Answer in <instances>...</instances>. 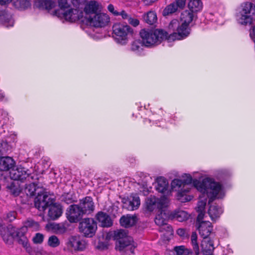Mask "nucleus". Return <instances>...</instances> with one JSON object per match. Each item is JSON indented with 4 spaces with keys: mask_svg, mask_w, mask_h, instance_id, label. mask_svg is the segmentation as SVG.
Returning a JSON list of instances; mask_svg holds the SVG:
<instances>
[{
    "mask_svg": "<svg viewBox=\"0 0 255 255\" xmlns=\"http://www.w3.org/2000/svg\"><path fill=\"white\" fill-rule=\"evenodd\" d=\"M51 229L57 234H64L68 230V225L64 223H52L50 224Z\"/></svg>",
    "mask_w": 255,
    "mask_h": 255,
    "instance_id": "31",
    "label": "nucleus"
},
{
    "mask_svg": "<svg viewBox=\"0 0 255 255\" xmlns=\"http://www.w3.org/2000/svg\"><path fill=\"white\" fill-rule=\"evenodd\" d=\"M206 205V199L205 200L199 201L198 202L196 207L197 212L205 211V208Z\"/></svg>",
    "mask_w": 255,
    "mask_h": 255,
    "instance_id": "49",
    "label": "nucleus"
},
{
    "mask_svg": "<svg viewBox=\"0 0 255 255\" xmlns=\"http://www.w3.org/2000/svg\"><path fill=\"white\" fill-rule=\"evenodd\" d=\"M189 214L184 211H178L175 215L177 220L179 222H183L187 220L189 218Z\"/></svg>",
    "mask_w": 255,
    "mask_h": 255,
    "instance_id": "42",
    "label": "nucleus"
},
{
    "mask_svg": "<svg viewBox=\"0 0 255 255\" xmlns=\"http://www.w3.org/2000/svg\"><path fill=\"white\" fill-rule=\"evenodd\" d=\"M144 45L143 42L140 40H136L133 41L131 44L130 50L134 52L138 53L142 49V47Z\"/></svg>",
    "mask_w": 255,
    "mask_h": 255,
    "instance_id": "38",
    "label": "nucleus"
},
{
    "mask_svg": "<svg viewBox=\"0 0 255 255\" xmlns=\"http://www.w3.org/2000/svg\"><path fill=\"white\" fill-rule=\"evenodd\" d=\"M44 188L36 182L26 184L25 188V192L27 196L30 197L33 196L43 192Z\"/></svg>",
    "mask_w": 255,
    "mask_h": 255,
    "instance_id": "18",
    "label": "nucleus"
},
{
    "mask_svg": "<svg viewBox=\"0 0 255 255\" xmlns=\"http://www.w3.org/2000/svg\"><path fill=\"white\" fill-rule=\"evenodd\" d=\"M198 215L197 217L196 221V225L198 224L200 222H202L203 221L202 220L204 218L205 215V211L198 212Z\"/></svg>",
    "mask_w": 255,
    "mask_h": 255,
    "instance_id": "54",
    "label": "nucleus"
},
{
    "mask_svg": "<svg viewBox=\"0 0 255 255\" xmlns=\"http://www.w3.org/2000/svg\"><path fill=\"white\" fill-rule=\"evenodd\" d=\"M80 0H72L71 1L74 6L77 7L80 3Z\"/></svg>",
    "mask_w": 255,
    "mask_h": 255,
    "instance_id": "60",
    "label": "nucleus"
},
{
    "mask_svg": "<svg viewBox=\"0 0 255 255\" xmlns=\"http://www.w3.org/2000/svg\"><path fill=\"white\" fill-rule=\"evenodd\" d=\"M27 231L26 230V228L25 227H22L20 229H17L15 231L13 228V233L14 234V235L12 236V239H16L18 238H21L22 236H25V234L26 233Z\"/></svg>",
    "mask_w": 255,
    "mask_h": 255,
    "instance_id": "41",
    "label": "nucleus"
},
{
    "mask_svg": "<svg viewBox=\"0 0 255 255\" xmlns=\"http://www.w3.org/2000/svg\"><path fill=\"white\" fill-rule=\"evenodd\" d=\"M3 226H2V220L0 218V227Z\"/></svg>",
    "mask_w": 255,
    "mask_h": 255,
    "instance_id": "61",
    "label": "nucleus"
},
{
    "mask_svg": "<svg viewBox=\"0 0 255 255\" xmlns=\"http://www.w3.org/2000/svg\"><path fill=\"white\" fill-rule=\"evenodd\" d=\"M191 243L192 246V250L187 252V254L184 255H199L200 254V249L198 243L197 242V235L195 232L192 233L191 236Z\"/></svg>",
    "mask_w": 255,
    "mask_h": 255,
    "instance_id": "24",
    "label": "nucleus"
},
{
    "mask_svg": "<svg viewBox=\"0 0 255 255\" xmlns=\"http://www.w3.org/2000/svg\"><path fill=\"white\" fill-rule=\"evenodd\" d=\"M182 179H174L171 183L172 189L181 187L182 184L190 185L193 181L194 186L203 194H206L209 198V204L217 197L222 189L221 185L212 179L207 178L200 182L197 179L193 180L190 174H184L182 176Z\"/></svg>",
    "mask_w": 255,
    "mask_h": 255,
    "instance_id": "1",
    "label": "nucleus"
},
{
    "mask_svg": "<svg viewBox=\"0 0 255 255\" xmlns=\"http://www.w3.org/2000/svg\"><path fill=\"white\" fill-rule=\"evenodd\" d=\"M44 239V236L40 233H36L33 238V242L35 244H41Z\"/></svg>",
    "mask_w": 255,
    "mask_h": 255,
    "instance_id": "47",
    "label": "nucleus"
},
{
    "mask_svg": "<svg viewBox=\"0 0 255 255\" xmlns=\"http://www.w3.org/2000/svg\"><path fill=\"white\" fill-rule=\"evenodd\" d=\"M188 185L182 184L181 187L178 188V199L183 202L188 201L190 200L189 197L186 196V194L189 191L190 188L188 187Z\"/></svg>",
    "mask_w": 255,
    "mask_h": 255,
    "instance_id": "26",
    "label": "nucleus"
},
{
    "mask_svg": "<svg viewBox=\"0 0 255 255\" xmlns=\"http://www.w3.org/2000/svg\"><path fill=\"white\" fill-rule=\"evenodd\" d=\"M254 15L255 4L250 2H246L241 5L240 10L236 14V19L242 25L251 24Z\"/></svg>",
    "mask_w": 255,
    "mask_h": 255,
    "instance_id": "3",
    "label": "nucleus"
},
{
    "mask_svg": "<svg viewBox=\"0 0 255 255\" xmlns=\"http://www.w3.org/2000/svg\"><path fill=\"white\" fill-rule=\"evenodd\" d=\"M54 200L49 197L44 188L43 192L38 194L34 199V206L39 211L43 212L48 206L52 204Z\"/></svg>",
    "mask_w": 255,
    "mask_h": 255,
    "instance_id": "9",
    "label": "nucleus"
},
{
    "mask_svg": "<svg viewBox=\"0 0 255 255\" xmlns=\"http://www.w3.org/2000/svg\"><path fill=\"white\" fill-rule=\"evenodd\" d=\"M19 3L21 8H26L30 6L31 3L29 0H20Z\"/></svg>",
    "mask_w": 255,
    "mask_h": 255,
    "instance_id": "53",
    "label": "nucleus"
},
{
    "mask_svg": "<svg viewBox=\"0 0 255 255\" xmlns=\"http://www.w3.org/2000/svg\"><path fill=\"white\" fill-rule=\"evenodd\" d=\"M186 0H174L173 3L179 8V10L183 9L185 6Z\"/></svg>",
    "mask_w": 255,
    "mask_h": 255,
    "instance_id": "48",
    "label": "nucleus"
},
{
    "mask_svg": "<svg viewBox=\"0 0 255 255\" xmlns=\"http://www.w3.org/2000/svg\"><path fill=\"white\" fill-rule=\"evenodd\" d=\"M115 238L118 240L116 245V249L120 252H125L127 253L129 252L133 254L134 248L130 245V241H128L127 232L125 230H119L115 233Z\"/></svg>",
    "mask_w": 255,
    "mask_h": 255,
    "instance_id": "6",
    "label": "nucleus"
},
{
    "mask_svg": "<svg viewBox=\"0 0 255 255\" xmlns=\"http://www.w3.org/2000/svg\"><path fill=\"white\" fill-rule=\"evenodd\" d=\"M143 18L147 23L152 25L157 21L156 14L154 11H148L146 14H144Z\"/></svg>",
    "mask_w": 255,
    "mask_h": 255,
    "instance_id": "36",
    "label": "nucleus"
},
{
    "mask_svg": "<svg viewBox=\"0 0 255 255\" xmlns=\"http://www.w3.org/2000/svg\"><path fill=\"white\" fill-rule=\"evenodd\" d=\"M48 207H49L48 215L51 220H56L62 215L63 210L60 204L53 203Z\"/></svg>",
    "mask_w": 255,
    "mask_h": 255,
    "instance_id": "20",
    "label": "nucleus"
},
{
    "mask_svg": "<svg viewBox=\"0 0 255 255\" xmlns=\"http://www.w3.org/2000/svg\"><path fill=\"white\" fill-rule=\"evenodd\" d=\"M60 242L58 237L55 235L51 236L48 240V245L52 248H56L60 245Z\"/></svg>",
    "mask_w": 255,
    "mask_h": 255,
    "instance_id": "39",
    "label": "nucleus"
},
{
    "mask_svg": "<svg viewBox=\"0 0 255 255\" xmlns=\"http://www.w3.org/2000/svg\"><path fill=\"white\" fill-rule=\"evenodd\" d=\"M193 13L190 10H186L182 12L181 14V20L182 21L181 24V28L183 29L185 32L187 30L188 31V35L189 34L190 30L189 28V25L193 19Z\"/></svg>",
    "mask_w": 255,
    "mask_h": 255,
    "instance_id": "16",
    "label": "nucleus"
},
{
    "mask_svg": "<svg viewBox=\"0 0 255 255\" xmlns=\"http://www.w3.org/2000/svg\"><path fill=\"white\" fill-rule=\"evenodd\" d=\"M66 215L68 220L71 223L81 221L84 216L78 204H72L66 209Z\"/></svg>",
    "mask_w": 255,
    "mask_h": 255,
    "instance_id": "12",
    "label": "nucleus"
},
{
    "mask_svg": "<svg viewBox=\"0 0 255 255\" xmlns=\"http://www.w3.org/2000/svg\"><path fill=\"white\" fill-rule=\"evenodd\" d=\"M15 240L23 247H26V245L28 243V239L26 236H22L21 238L15 239Z\"/></svg>",
    "mask_w": 255,
    "mask_h": 255,
    "instance_id": "50",
    "label": "nucleus"
},
{
    "mask_svg": "<svg viewBox=\"0 0 255 255\" xmlns=\"http://www.w3.org/2000/svg\"><path fill=\"white\" fill-rule=\"evenodd\" d=\"M199 234L203 239L209 238V236H212L213 226L209 221H202L196 225Z\"/></svg>",
    "mask_w": 255,
    "mask_h": 255,
    "instance_id": "15",
    "label": "nucleus"
},
{
    "mask_svg": "<svg viewBox=\"0 0 255 255\" xmlns=\"http://www.w3.org/2000/svg\"><path fill=\"white\" fill-rule=\"evenodd\" d=\"M158 231L160 232H166L169 234H172L173 229L172 227L168 224L167 222L159 227Z\"/></svg>",
    "mask_w": 255,
    "mask_h": 255,
    "instance_id": "44",
    "label": "nucleus"
},
{
    "mask_svg": "<svg viewBox=\"0 0 255 255\" xmlns=\"http://www.w3.org/2000/svg\"><path fill=\"white\" fill-rule=\"evenodd\" d=\"M145 207L149 211H152L157 208V198L152 195H150L145 200Z\"/></svg>",
    "mask_w": 255,
    "mask_h": 255,
    "instance_id": "32",
    "label": "nucleus"
},
{
    "mask_svg": "<svg viewBox=\"0 0 255 255\" xmlns=\"http://www.w3.org/2000/svg\"><path fill=\"white\" fill-rule=\"evenodd\" d=\"M168 218V215L162 210L159 214L156 216L154 221L155 224L160 227L167 222Z\"/></svg>",
    "mask_w": 255,
    "mask_h": 255,
    "instance_id": "33",
    "label": "nucleus"
},
{
    "mask_svg": "<svg viewBox=\"0 0 255 255\" xmlns=\"http://www.w3.org/2000/svg\"><path fill=\"white\" fill-rule=\"evenodd\" d=\"M8 188L10 192L15 196H18L20 193L19 188L16 187L13 183H12Z\"/></svg>",
    "mask_w": 255,
    "mask_h": 255,
    "instance_id": "45",
    "label": "nucleus"
},
{
    "mask_svg": "<svg viewBox=\"0 0 255 255\" xmlns=\"http://www.w3.org/2000/svg\"><path fill=\"white\" fill-rule=\"evenodd\" d=\"M174 250L177 255H184L191 250L186 248L184 246H180L175 247Z\"/></svg>",
    "mask_w": 255,
    "mask_h": 255,
    "instance_id": "43",
    "label": "nucleus"
},
{
    "mask_svg": "<svg viewBox=\"0 0 255 255\" xmlns=\"http://www.w3.org/2000/svg\"><path fill=\"white\" fill-rule=\"evenodd\" d=\"M15 162L9 156L0 157V171H7L14 167Z\"/></svg>",
    "mask_w": 255,
    "mask_h": 255,
    "instance_id": "22",
    "label": "nucleus"
},
{
    "mask_svg": "<svg viewBox=\"0 0 255 255\" xmlns=\"http://www.w3.org/2000/svg\"><path fill=\"white\" fill-rule=\"evenodd\" d=\"M179 8L175 5L174 3H171L167 5L163 10L162 15L164 16L171 15L178 11Z\"/></svg>",
    "mask_w": 255,
    "mask_h": 255,
    "instance_id": "35",
    "label": "nucleus"
},
{
    "mask_svg": "<svg viewBox=\"0 0 255 255\" xmlns=\"http://www.w3.org/2000/svg\"><path fill=\"white\" fill-rule=\"evenodd\" d=\"M157 0H144V2L145 5H150L152 3L155 2Z\"/></svg>",
    "mask_w": 255,
    "mask_h": 255,
    "instance_id": "59",
    "label": "nucleus"
},
{
    "mask_svg": "<svg viewBox=\"0 0 255 255\" xmlns=\"http://www.w3.org/2000/svg\"><path fill=\"white\" fill-rule=\"evenodd\" d=\"M128 22L134 26H136L139 24V20L137 19H133L129 17L128 19Z\"/></svg>",
    "mask_w": 255,
    "mask_h": 255,
    "instance_id": "57",
    "label": "nucleus"
},
{
    "mask_svg": "<svg viewBox=\"0 0 255 255\" xmlns=\"http://www.w3.org/2000/svg\"><path fill=\"white\" fill-rule=\"evenodd\" d=\"M97 229V223L93 218H84L79 224V232L83 234L85 237H92L95 234Z\"/></svg>",
    "mask_w": 255,
    "mask_h": 255,
    "instance_id": "7",
    "label": "nucleus"
},
{
    "mask_svg": "<svg viewBox=\"0 0 255 255\" xmlns=\"http://www.w3.org/2000/svg\"><path fill=\"white\" fill-rule=\"evenodd\" d=\"M10 177L14 180H19L21 182L24 180L31 182L34 179H38L37 175L27 173V171L21 167H17L15 169H12L10 171Z\"/></svg>",
    "mask_w": 255,
    "mask_h": 255,
    "instance_id": "10",
    "label": "nucleus"
},
{
    "mask_svg": "<svg viewBox=\"0 0 255 255\" xmlns=\"http://www.w3.org/2000/svg\"><path fill=\"white\" fill-rule=\"evenodd\" d=\"M37 2L39 3V7L47 10L52 9L55 5L54 2L50 0H37Z\"/></svg>",
    "mask_w": 255,
    "mask_h": 255,
    "instance_id": "37",
    "label": "nucleus"
},
{
    "mask_svg": "<svg viewBox=\"0 0 255 255\" xmlns=\"http://www.w3.org/2000/svg\"><path fill=\"white\" fill-rule=\"evenodd\" d=\"M188 7L190 11L197 13L203 8V3L201 0H189Z\"/></svg>",
    "mask_w": 255,
    "mask_h": 255,
    "instance_id": "28",
    "label": "nucleus"
},
{
    "mask_svg": "<svg viewBox=\"0 0 255 255\" xmlns=\"http://www.w3.org/2000/svg\"><path fill=\"white\" fill-rule=\"evenodd\" d=\"M108 9L115 16H118L119 15V12L115 9L114 5L112 4H110L108 5Z\"/></svg>",
    "mask_w": 255,
    "mask_h": 255,
    "instance_id": "55",
    "label": "nucleus"
},
{
    "mask_svg": "<svg viewBox=\"0 0 255 255\" xmlns=\"http://www.w3.org/2000/svg\"><path fill=\"white\" fill-rule=\"evenodd\" d=\"M168 204V199L165 197H161L160 199L157 198V208L162 210V209L166 207Z\"/></svg>",
    "mask_w": 255,
    "mask_h": 255,
    "instance_id": "40",
    "label": "nucleus"
},
{
    "mask_svg": "<svg viewBox=\"0 0 255 255\" xmlns=\"http://www.w3.org/2000/svg\"><path fill=\"white\" fill-rule=\"evenodd\" d=\"M23 248L25 249L26 252L30 255H34L35 254V251L30 246L28 243L26 245V247H24Z\"/></svg>",
    "mask_w": 255,
    "mask_h": 255,
    "instance_id": "56",
    "label": "nucleus"
},
{
    "mask_svg": "<svg viewBox=\"0 0 255 255\" xmlns=\"http://www.w3.org/2000/svg\"><path fill=\"white\" fill-rule=\"evenodd\" d=\"M168 255H175L174 253L169 254Z\"/></svg>",
    "mask_w": 255,
    "mask_h": 255,
    "instance_id": "62",
    "label": "nucleus"
},
{
    "mask_svg": "<svg viewBox=\"0 0 255 255\" xmlns=\"http://www.w3.org/2000/svg\"><path fill=\"white\" fill-rule=\"evenodd\" d=\"M66 245L69 248L76 251H83L87 247V242L78 235L69 237L66 242Z\"/></svg>",
    "mask_w": 255,
    "mask_h": 255,
    "instance_id": "13",
    "label": "nucleus"
},
{
    "mask_svg": "<svg viewBox=\"0 0 255 255\" xmlns=\"http://www.w3.org/2000/svg\"><path fill=\"white\" fill-rule=\"evenodd\" d=\"M99 4L98 2L95 0L90 1L85 5L84 11L86 13V16H91L93 13H97L98 10Z\"/></svg>",
    "mask_w": 255,
    "mask_h": 255,
    "instance_id": "29",
    "label": "nucleus"
},
{
    "mask_svg": "<svg viewBox=\"0 0 255 255\" xmlns=\"http://www.w3.org/2000/svg\"><path fill=\"white\" fill-rule=\"evenodd\" d=\"M23 227H25L26 231H27V229H29L32 231H36L39 230L40 226L37 222L28 219L24 222Z\"/></svg>",
    "mask_w": 255,
    "mask_h": 255,
    "instance_id": "34",
    "label": "nucleus"
},
{
    "mask_svg": "<svg viewBox=\"0 0 255 255\" xmlns=\"http://www.w3.org/2000/svg\"><path fill=\"white\" fill-rule=\"evenodd\" d=\"M63 200L67 204H71L75 202L73 195L70 193H67L63 196Z\"/></svg>",
    "mask_w": 255,
    "mask_h": 255,
    "instance_id": "46",
    "label": "nucleus"
},
{
    "mask_svg": "<svg viewBox=\"0 0 255 255\" xmlns=\"http://www.w3.org/2000/svg\"><path fill=\"white\" fill-rule=\"evenodd\" d=\"M223 211L221 207L216 205L210 206L208 214L212 220L216 219L220 217Z\"/></svg>",
    "mask_w": 255,
    "mask_h": 255,
    "instance_id": "30",
    "label": "nucleus"
},
{
    "mask_svg": "<svg viewBox=\"0 0 255 255\" xmlns=\"http://www.w3.org/2000/svg\"><path fill=\"white\" fill-rule=\"evenodd\" d=\"M176 233L179 236L183 238H187L189 236L186 230L182 228L178 229Z\"/></svg>",
    "mask_w": 255,
    "mask_h": 255,
    "instance_id": "52",
    "label": "nucleus"
},
{
    "mask_svg": "<svg viewBox=\"0 0 255 255\" xmlns=\"http://www.w3.org/2000/svg\"><path fill=\"white\" fill-rule=\"evenodd\" d=\"M124 207L128 210H134L138 208L140 205V199L138 196L134 195L131 199L128 200L124 203Z\"/></svg>",
    "mask_w": 255,
    "mask_h": 255,
    "instance_id": "25",
    "label": "nucleus"
},
{
    "mask_svg": "<svg viewBox=\"0 0 255 255\" xmlns=\"http://www.w3.org/2000/svg\"><path fill=\"white\" fill-rule=\"evenodd\" d=\"M95 218L103 227H110L113 225V221L110 216L104 212H98L95 216Z\"/></svg>",
    "mask_w": 255,
    "mask_h": 255,
    "instance_id": "17",
    "label": "nucleus"
},
{
    "mask_svg": "<svg viewBox=\"0 0 255 255\" xmlns=\"http://www.w3.org/2000/svg\"><path fill=\"white\" fill-rule=\"evenodd\" d=\"M181 28V25H180L177 19H174L171 20L168 25V29L171 33L169 35L168 34L167 39L175 40L187 37L188 31L186 30L185 32L184 29Z\"/></svg>",
    "mask_w": 255,
    "mask_h": 255,
    "instance_id": "8",
    "label": "nucleus"
},
{
    "mask_svg": "<svg viewBox=\"0 0 255 255\" xmlns=\"http://www.w3.org/2000/svg\"><path fill=\"white\" fill-rule=\"evenodd\" d=\"M86 17L90 25L95 27H105L110 21L109 16L103 13H93Z\"/></svg>",
    "mask_w": 255,
    "mask_h": 255,
    "instance_id": "11",
    "label": "nucleus"
},
{
    "mask_svg": "<svg viewBox=\"0 0 255 255\" xmlns=\"http://www.w3.org/2000/svg\"><path fill=\"white\" fill-rule=\"evenodd\" d=\"M136 216L129 214L123 216L120 220L121 226L125 228H129L133 226L136 224Z\"/></svg>",
    "mask_w": 255,
    "mask_h": 255,
    "instance_id": "23",
    "label": "nucleus"
},
{
    "mask_svg": "<svg viewBox=\"0 0 255 255\" xmlns=\"http://www.w3.org/2000/svg\"><path fill=\"white\" fill-rule=\"evenodd\" d=\"M139 34L144 45L151 47L159 45L167 39L168 32L162 29L144 28L140 30Z\"/></svg>",
    "mask_w": 255,
    "mask_h": 255,
    "instance_id": "2",
    "label": "nucleus"
},
{
    "mask_svg": "<svg viewBox=\"0 0 255 255\" xmlns=\"http://www.w3.org/2000/svg\"><path fill=\"white\" fill-rule=\"evenodd\" d=\"M168 187V183L165 178L162 177L157 178L155 188L158 192L165 193L167 190Z\"/></svg>",
    "mask_w": 255,
    "mask_h": 255,
    "instance_id": "27",
    "label": "nucleus"
},
{
    "mask_svg": "<svg viewBox=\"0 0 255 255\" xmlns=\"http://www.w3.org/2000/svg\"><path fill=\"white\" fill-rule=\"evenodd\" d=\"M113 31L116 41L122 45L127 44L133 35V29L129 25L120 23H115L113 26Z\"/></svg>",
    "mask_w": 255,
    "mask_h": 255,
    "instance_id": "4",
    "label": "nucleus"
},
{
    "mask_svg": "<svg viewBox=\"0 0 255 255\" xmlns=\"http://www.w3.org/2000/svg\"><path fill=\"white\" fill-rule=\"evenodd\" d=\"M201 247L202 252L205 255H213L215 249L213 241L209 238L203 239Z\"/></svg>",
    "mask_w": 255,
    "mask_h": 255,
    "instance_id": "19",
    "label": "nucleus"
},
{
    "mask_svg": "<svg viewBox=\"0 0 255 255\" xmlns=\"http://www.w3.org/2000/svg\"><path fill=\"white\" fill-rule=\"evenodd\" d=\"M16 212L12 211L8 213L6 216L4 217V219L8 222H12L16 218Z\"/></svg>",
    "mask_w": 255,
    "mask_h": 255,
    "instance_id": "51",
    "label": "nucleus"
},
{
    "mask_svg": "<svg viewBox=\"0 0 255 255\" xmlns=\"http://www.w3.org/2000/svg\"><path fill=\"white\" fill-rule=\"evenodd\" d=\"M119 15H121L122 18L124 19H129V15L127 14V13L125 10H122L121 12H119Z\"/></svg>",
    "mask_w": 255,
    "mask_h": 255,
    "instance_id": "58",
    "label": "nucleus"
},
{
    "mask_svg": "<svg viewBox=\"0 0 255 255\" xmlns=\"http://www.w3.org/2000/svg\"><path fill=\"white\" fill-rule=\"evenodd\" d=\"M13 228L10 225L8 227L2 226L0 227V235L4 242L6 244H10L12 236L14 235L13 233Z\"/></svg>",
    "mask_w": 255,
    "mask_h": 255,
    "instance_id": "21",
    "label": "nucleus"
},
{
    "mask_svg": "<svg viewBox=\"0 0 255 255\" xmlns=\"http://www.w3.org/2000/svg\"><path fill=\"white\" fill-rule=\"evenodd\" d=\"M84 215H89L95 210V204L93 198L90 196H86L79 201L78 204Z\"/></svg>",
    "mask_w": 255,
    "mask_h": 255,
    "instance_id": "14",
    "label": "nucleus"
},
{
    "mask_svg": "<svg viewBox=\"0 0 255 255\" xmlns=\"http://www.w3.org/2000/svg\"><path fill=\"white\" fill-rule=\"evenodd\" d=\"M58 2L60 9L55 11L56 14L62 15L66 20L72 22L79 19V10L77 8H69L67 0H58Z\"/></svg>",
    "mask_w": 255,
    "mask_h": 255,
    "instance_id": "5",
    "label": "nucleus"
}]
</instances>
